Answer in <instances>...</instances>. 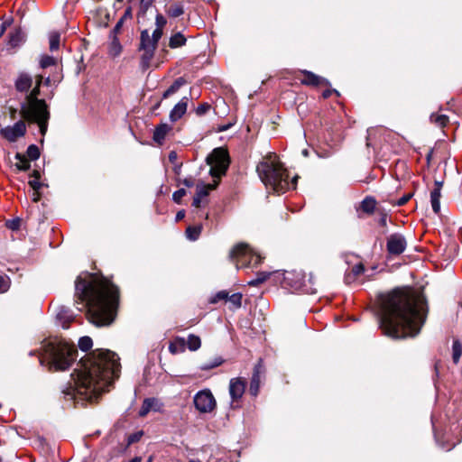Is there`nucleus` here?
<instances>
[{"mask_svg":"<svg viewBox=\"0 0 462 462\" xmlns=\"http://www.w3.org/2000/svg\"><path fill=\"white\" fill-rule=\"evenodd\" d=\"M210 167V174L214 178H220L226 174L229 166V156L226 150L216 148L207 158Z\"/></svg>","mask_w":462,"mask_h":462,"instance_id":"0eeeda50","label":"nucleus"},{"mask_svg":"<svg viewBox=\"0 0 462 462\" xmlns=\"http://www.w3.org/2000/svg\"><path fill=\"white\" fill-rule=\"evenodd\" d=\"M129 462H142V457H135L133 459H131Z\"/></svg>","mask_w":462,"mask_h":462,"instance_id":"e2e57ef3","label":"nucleus"},{"mask_svg":"<svg viewBox=\"0 0 462 462\" xmlns=\"http://www.w3.org/2000/svg\"><path fill=\"white\" fill-rule=\"evenodd\" d=\"M30 160L35 161L40 157V150L37 145L31 144L27 148L26 155Z\"/></svg>","mask_w":462,"mask_h":462,"instance_id":"58836bf2","label":"nucleus"},{"mask_svg":"<svg viewBox=\"0 0 462 462\" xmlns=\"http://www.w3.org/2000/svg\"><path fill=\"white\" fill-rule=\"evenodd\" d=\"M333 92H336V93H337V91H336V90H334V89H333V90H332V89H327V90H325V91L322 93V97H323L324 98H328V97H329L331 96V94H332Z\"/></svg>","mask_w":462,"mask_h":462,"instance_id":"052dcab7","label":"nucleus"},{"mask_svg":"<svg viewBox=\"0 0 462 462\" xmlns=\"http://www.w3.org/2000/svg\"><path fill=\"white\" fill-rule=\"evenodd\" d=\"M424 296L411 288H398L382 299L379 319L383 333L393 338L419 334L426 319Z\"/></svg>","mask_w":462,"mask_h":462,"instance_id":"f03ea898","label":"nucleus"},{"mask_svg":"<svg viewBox=\"0 0 462 462\" xmlns=\"http://www.w3.org/2000/svg\"><path fill=\"white\" fill-rule=\"evenodd\" d=\"M201 198L198 197L197 195H195L194 199H193V202H192V206L195 207V208H199L200 207V203H201Z\"/></svg>","mask_w":462,"mask_h":462,"instance_id":"6e6d98bb","label":"nucleus"},{"mask_svg":"<svg viewBox=\"0 0 462 462\" xmlns=\"http://www.w3.org/2000/svg\"><path fill=\"white\" fill-rule=\"evenodd\" d=\"M171 130V126L169 125L168 124H160L159 125H157L154 129V132H153V136H152V139L155 143H157L158 144H162L167 134H169V132Z\"/></svg>","mask_w":462,"mask_h":462,"instance_id":"aec40b11","label":"nucleus"},{"mask_svg":"<svg viewBox=\"0 0 462 462\" xmlns=\"http://www.w3.org/2000/svg\"><path fill=\"white\" fill-rule=\"evenodd\" d=\"M217 185V182H216L215 184L198 185L197 190H196V195L198 197L203 199L208 195L210 190H213L214 189H216Z\"/></svg>","mask_w":462,"mask_h":462,"instance_id":"f704fd0d","label":"nucleus"},{"mask_svg":"<svg viewBox=\"0 0 462 462\" xmlns=\"http://www.w3.org/2000/svg\"><path fill=\"white\" fill-rule=\"evenodd\" d=\"M10 287V280L8 277L0 275V292H5Z\"/></svg>","mask_w":462,"mask_h":462,"instance_id":"c03bdc74","label":"nucleus"},{"mask_svg":"<svg viewBox=\"0 0 462 462\" xmlns=\"http://www.w3.org/2000/svg\"><path fill=\"white\" fill-rule=\"evenodd\" d=\"M32 77L26 73H22L15 81V88L20 92H26L32 87Z\"/></svg>","mask_w":462,"mask_h":462,"instance_id":"4be33fe9","label":"nucleus"},{"mask_svg":"<svg viewBox=\"0 0 462 462\" xmlns=\"http://www.w3.org/2000/svg\"><path fill=\"white\" fill-rule=\"evenodd\" d=\"M43 77L39 75L36 79V86L32 88L30 94L27 96L28 104L23 105L21 107V113L38 111L41 108H47V105L43 99H38L40 95V87L42 82Z\"/></svg>","mask_w":462,"mask_h":462,"instance_id":"1a4fd4ad","label":"nucleus"},{"mask_svg":"<svg viewBox=\"0 0 462 462\" xmlns=\"http://www.w3.org/2000/svg\"><path fill=\"white\" fill-rule=\"evenodd\" d=\"M441 186H442L441 182L435 181V188L430 192V203H431L432 209L436 214L439 213V211H440L439 199L441 197V193H440Z\"/></svg>","mask_w":462,"mask_h":462,"instance_id":"412c9836","label":"nucleus"},{"mask_svg":"<svg viewBox=\"0 0 462 462\" xmlns=\"http://www.w3.org/2000/svg\"><path fill=\"white\" fill-rule=\"evenodd\" d=\"M39 199H40L39 191H33V193H32V200L34 202H37Z\"/></svg>","mask_w":462,"mask_h":462,"instance_id":"680f3d73","label":"nucleus"},{"mask_svg":"<svg viewBox=\"0 0 462 462\" xmlns=\"http://www.w3.org/2000/svg\"><path fill=\"white\" fill-rule=\"evenodd\" d=\"M111 42H110V45H109V54L111 56H117L120 54L121 51H122V46L117 39V35H113L111 34Z\"/></svg>","mask_w":462,"mask_h":462,"instance_id":"7c9ffc66","label":"nucleus"},{"mask_svg":"<svg viewBox=\"0 0 462 462\" xmlns=\"http://www.w3.org/2000/svg\"><path fill=\"white\" fill-rule=\"evenodd\" d=\"M376 201L373 197H366L360 205L363 212L372 214L374 211Z\"/></svg>","mask_w":462,"mask_h":462,"instance_id":"cd10ccee","label":"nucleus"},{"mask_svg":"<svg viewBox=\"0 0 462 462\" xmlns=\"http://www.w3.org/2000/svg\"><path fill=\"white\" fill-rule=\"evenodd\" d=\"M93 346V342L91 337H82L79 340V347L82 351H88Z\"/></svg>","mask_w":462,"mask_h":462,"instance_id":"ea45409f","label":"nucleus"},{"mask_svg":"<svg viewBox=\"0 0 462 462\" xmlns=\"http://www.w3.org/2000/svg\"><path fill=\"white\" fill-rule=\"evenodd\" d=\"M246 380L242 377L232 378L229 382L230 406L233 409L240 407L241 399L245 393Z\"/></svg>","mask_w":462,"mask_h":462,"instance_id":"9b49d317","label":"nucleus"},{"mask_svg":"<svg viewBox=\"0 0 462 462\" xmlns=\"http://www.w3.org/2000/svg\"><path fill=\"white\" fill-rule=\"evenodd\" d=\"M142 436V432L140 433H137V434H134V435H131L129 438H128V442L129 443H133L136 440L139 439V438Z\"/></svg>","mask_w":462,"mask_h":462,"instance_id":"4d7b16f0","label":"nucleus"},{"mask_svg":"<svg viewBox=\"0 0 462 462\" xmlns=\"http://www.w3.org/2000/svg\"><path fill=\"white\" fill-rule=\"evenodd\" d=\"M15 159L17 160V162L15 163V166L19 171H27L30 169L31 164L28 159L24 154L17 152L15 154Z\"/></svg>","mask_w":462,"mask_h":462,"instance_id":"2f4dec72","label":"nucleus"},{"mask_svg":"<svg viewBox=\"0 0 462 462\" xmlns=\"http://www.w3.org/2000/svg\"><path fill=\"white\" fill-rule=\"evenodd\" d=\"M186 38L181 32H176L172 34L169 41V46L171 49L182 47L186 44Z\"/></svg>","mask_w":462,"mask_h":462,"instance_id":"a878e982","label":"nucleus"},{"mask_svg":"<svg viewBox=\"0 0 462 462\" xmlns=\"http://www.w3.org/2000/svg\"><path fill=\"white\" fill-rule=\"evenodd\" d=\"M411 197H412L411 193H408L406 195H403L402 198H400L397 200L396 205L399 206V207L405 205L411 199Z\"/></svg>","mask_w":462,"mask_h":462,"instance_id":"8fccbe9b","label":"nucleus"},{"mask_svg":"<svg viewBox=\"0 0 462 462\" xmlns=\"http://www.w3.org/2000/svg\"><path fill=\"white\" fill-rule=\"evenodd\" d=\"M228 292L226 291H218L213 298L212 300H210L211 303H217V301L219 300H227L228 298Z\"/></svg>","mask_w":462,"mask_h":462,"instance_id":"de8ad7c7","label":"nucleus"},{"mask_svg":"<svg viewBox=\"0 0 462 462\" xmlns=\"http://www.w3.org/2000/svg\"><path fill=\"white\" fill-rule=\"evenodd\" d=\"M185 84L186 80L183 78H178L172 85L164 91L162 98H168L171 95L175 94Z\"/></svg>","mask_w":462,"mask_h":462,"instance_id":"bb28decb","label":"nucleus"},{"mask_svg":"<svg viewBox=\"0 0 462 462\" xmlns=\"http://www.w3.org/2000/svg\"><path fill=\"white\" fill-rule=\"evenodd\" d=\"M189 462H201V461L199 459H190Z\"/></svg>","mask_w":462,"mask_h":462,"instance_id":"774afa93","label":"nucleus"},{"mask_svg":"<svg viewBox=\"0 0 462 462\" xmlns=\"http://www.w3.org/2000/svg\"><path fill=\"white\" fill-rule=\"evenodd\" d=\"M227 300L236 307L240 308L242 305V294L241 293H234L232 295H228Z\"/></svg>","mask_w":462,"mask_h":462,"instance_id":"37998d69","label":"nucleus"},{"mask_svg":"<svg viewBox=\"0 0 462 462\" xmlns=\"http://www.w3.org/2000/svg\"><path fill=\"white\" fill-rule=\"evenodd\" d=\"M210 109V105L208 104V103H203V104H200L197 108H196V114L197 116H204L205 114H207Z\"/></svg>","mask_w":462,"mask_h":462,"instance_id":"a18cd8bd","label":"nucleus"},{"mask_svg":"<svg viewBox=\"0 0 462 462\" xmlns=\"http://www.w3.org/2000/svg\"><path fill=\"white\" fill-rule=\"evenodd\" d=\"M430 121L439 127H444L448 123V117L445 115L433 113L430 116Z\"/></svg>","mask_w":462,"mask_h":462,"instance_id":"c9c22d12","label":"nucleus"},{"mask_svg":"<svg viewBox=\"0 0 462 462\" xmlns=\"http://www.w3.org/2000/svg\"><path fill=\"white\" fill-rule=\"evenodd\" d=\"M301 74L303 75V78L300 79V80L302 85L312 86V87L328 86L329 85V82L326 79H324L320 76H318L311 71L302 70Z\"/></svg>","mask_w":462,"mask_h":462,"instance_id":"dca6fc26","label":"nucleus"},{"mask_svg":"<svg viewBox=\"0 0 462 462\" xmlns=\"http://www.w3.org/2000/svg\"><path fill=\"white\" fill-rule=\"evenodd\" d=\"M364 272L365 266L362 263L355 264L350 270L346 272L345 282L347 284L356 282Z\"/></svg>","mask_w":462,"mask_h":462,"instance_id":"a211bd4d","label":"nucleus"},{"mask_svg":"<svg viewBox=\"0 0 462 462\" xmlns=\"http://www.w3.org/2000/svg\"><path fill=\"white\" fill-rule=\"evenodd\" d=\"M380 223L382 226H386V217L383 216L381 219H380Z\"/></svg>","mask_w":462,"mask_h":462,"instance_id":"0e129e2a","label":"nucleus"},{"mask_svg":"<svg viewBox=\"0 0 462 462\" xmlns=\"http://www.w3.org/2000/svg\"><path fill=\"white\" fill-rule=\"evenodd\" d=\"M166 13L169 16L176 18L180 16L184 13V9L180 4L174 3L167 6Z\"/></svg>","mask_w":462,"mask_h":462,"instance_id":"c85d7f7f","label":"nucleus"},{"mask_svg":"<svg viewBox=\"0 0 462 462\" xmlns=\"http://www.w3.org/2000/svg\"><path fill=\"white\" fill-rule=\"evenodd\" d=\"M230 259L236 263V268L254 267L262 263V257L257 254L247 244L236 245L229 255Z\"/></svg>","mask_w":462,"mask_h":462,"instance_id":"423d86ee","label":"nucleus"},{"mask_svg":"<svg viewBox=\"0 0 462 462\" xmlns=\"http://www.w3.org/2000/svg\"><path fill=\"white\" fill-rule=\"evenodd\" d=\"M22 116L30 121L38 124L42 135H45L48 128V120L50 113L47 108H41L38 111L23 112L21 113Z\"/></svg>","mask_w":462,"mask_h":462,"instance_id":"f8f14e48","label":"nucleus"},{"mask_svg":"<svg viewBox=\"0 0 462 462\" xmlns=\"http://www.w3.org/2000/svg\"><path fill=\"white\" fill-rule=\"evenodd\" d=\"M157 44L151 37L148 30L141 32L139 50L143 52L141 55V67L143 69H147L150 67Z\"/></svg>","mask_w":462,"mask_h":462,"instance_id":"6e6552de","label":"nucleus"},{"mask_svg":"<svg viewBox=\"0 0 462 462\" xmlns=\"http://www.w3.org/2000/svg\"><path fill=\"white\" fill-rule=\"evenodd\" d=\"M132 17H133L132 8L131 7H127L125 10V13H124L123 16L121 17V19H123L124 21H126V20H131Z\"/></svg>","mask_w":462,"mask_h":462,"instance_id":"5fc2aeb1","label":"nucleus"},{"mask_svg":"<svg viewBox=\"0 0 462 462\" xmlns=\"http://www.w3.org/2000/svg\"><path fill=\"white\" fill-rule=\"evenodd\" d=\"M60 33L53 31L49 34V43L51 51H57L60 48Z\"/></svg>","mask_w":462,"mask_h":462,"instance_id":"72a5a7b5","label":"nucleus"},{"mask_svg":"<svg viewBox=\"0 0 462 462\" xmlns=\"http://www.w3.org/2000/svg\"><path fill=\"white\" fill-rule=\"evenodd\" d=\"M162 29L161 28H155V30L152 32L151 37L152 38V40L158 43L159 40L162 38Z\"/></svg>","mask_w":462,"mask_h":462,"instance_id":"3c124183","label":"nucleus"},{"mask_svg":"<svg viewBox=\"0 0 462 462\" xmlns=\"http://www.w3.org/2000/svg\"><path fill=\"white\" fill-rule=\"evenodd\" d=\"M185 195H186V190L184 189H180L172 194V199L174 202L180 204Z\"/></svg>","mask_w":462,"mask_h":462,"instance_id":"49530a36","label":"nucleus"},{"mask_svg":"<svg viewBox=\"0 0 462 462\" xmlns=\"http://www.w3.org/2000/svg\"><path fill=\"white\" fill-rule=\"evenodd\" d=\"M78 350L73 344L65 340L54 339L45 342L40 356L42 365L47 362L50 369L67 370L76 360Z\"/></svg>","mask_w":462,"mask_h":462,"instance_id":"39448f33","label":"nucleus"},{"mask_svg":"<svg viewBox=\"0 0 462 462\" xmlns=\"http://www.w3.org/2000/svg\"><path fill=\"white\" fill-rule=\"evenodd\" d=\"M125 22V21L120 18L119 21L116 23V26L114 27L113 31L111 32V34L117 35Z\"/></svg>","mask_w":462,"mask_h":462,"instance_id":"864d4df0","label":"nucleus"},{"mask_svg":"<svg viewBox=\"0 0 462 462\" xmlns=\"http://www.w3.org/2000/svg\"><path fill=\"white\" fill-rule=\"evenodd\" d=\"M24 33L21 29H16L9 34V42L8 44L12 48H16L20 46L24 42Z\"/></svg>","mask_w":462,"mask_h":462,"instance_id":"5701e85b","label":"nucleus"},{"mask_svg":"<svg viewBox=\"0 0 462 462\" xmlns=\"http://www.w3.org/2000/svg\"><path fill=\"white\" fill-rule=\"evenodd\" d=\"M26 133V125L20 120L12 126H6L0 130L1 135L7 141L14 143L18 138L23 137Z\"/></svg>","mask_w":462,"mask_h":462,"instance_id":"4468645a","label":"nucleus"},{"mask_svg":"<svg viewBox=\"0 0 462 462\" xmlns=\"http://www.w3.org/2000/svg\"><path fill=\"white\" fill-rule=\"evenodd\" d=\"M407 246L405 237L399 233L392 234L387 238L386 248L387 252L392 255H400L402 254Z\"/></svg>","mask_w":462,"mask_h":462,"instance_id":"ddd939ff","label":"nucleus"},{"mask_svg":"<svg viewBox=\"0 0 462 462\" xmlns=\"http://www.w3.org/2000/svg\"><path fill=\"white\" fill-rule=\"evenodd\" d=\"M185 217V211L184 210H180L177 212L176 214V221H180L181 219H183Z\"/></svg>","mask_w":462,"mask_h":462,"instance_id":"bf43d9fd","label":"nucleus"},{"mask_svg":"<svg viewBox=\"0 0 462 462\" xmlns=\"http://www.w3.org/2000/svg\"><path fill=\"white\" fill-rule=\"evenodd\" d=\"M201 231V225L188 226L186 229V236L189 240L195 241L199 237Z\"/></svg>","mask_w":462,"mask_h":462,"instance_id":"c756f323","label":"nucleus"},{"mask_svg":"<svg viewBox=\"0 0 462 462\" xmlns=\"http://www.w3.org/2000/svg\"><path fill=\"white\" fill-rule=\"evenodd\" d=\"M264 374L263 365L262 361L260 360L257 365H255L254 368V373L250 382L249 392L252 395L256 396L259 393L260 383L263 374Z\"/></svg>","mask_w":462,"mask_h":462,"instance_id":"2eb2a0df","label":"nucleus"},{"mask_svg":"<svg viewBox=\"0 0 462 462\" xmlns=\"http://www.w3.org/2000/svg\"><path fill=\"white\" fill-rule=\"evenodd\" d=\"M76 303L79 310L88 309V319L94 325L107 326L115 319L118 305V289L110 281L86 273L75 282Z\"/></svg>","mask_w":462,"mask_h":462,"instance_id":"7ed1b4c3","label":"nucleus"},{"mask_svg":"<svg viewBox=\"0 0 462 462\" xmlns=\"http://www.w3.org/2000/svg\"><path fill=\"white\" fill-rule=\"evenodd\" d=\"M16 110L11 109V116L14 118L15 116Z\"/></svg>","mask_w":462,"mask_h":462,"instance_id":"338daca9","label":"nucleus"},{"mask_svg":"<svg viewBox=\"0 0 462 462\" xmlns=\"http://www.w3.org/2000/svg\"><path fill=\"white\" fill-rule=\"evenodd\" d=\"M186 345L190 351H196L201 346L200 337L194 334H190L188 337Z\"/></svg>","mask_w":462,"mask_h":462,"instance_id":"473e14b6","label":"nucleus"},{"mask_svg":"<svg viewBox=\"0 0 462 462\" xmlns=\"http://www.w3.org/2000/svg\"><path fill=\"white\" fill-rule=\"evenodd\" d=\"M119 357L107 349H96L82 357L71 374L75 385L67 384L61 390L66 400L76 399L90 402L108 391V387L120 374Z\"/></svg>","mask_w":462,"mask_h":462,"instance_id":"f257e3e1","label":"nucleus"},{"mask_svg":"<svg viewBox=\"0 0 462 462\" xmlns=\"http://www.w3.org/2000/svg\"><path fill=\"white\" fill-rule=\"evenodd\" d=\"M182 183L187 187H192L194 185V180L192 178H186L182 180Z\"/></svg>","mask_w":462,"mask_h":462,"instance_id":"13d9d810","label":"nucleus"},{"mask_svg":"<svg viewBox=\"0 0 462 462\" xmlns=\"http://www.w3.org/2000/svg\"><path fill=\"white\" fill-rule=\"evenodd\" d=\"M256 171L263 183L274 192L284 193L291 188L296 187L297 177L291 182L289 181L287 170L274 153L264 156L258 163Z\"/></svg>","mask_w":462,"mask_h":462,"instance_id":"20e7f679","label":"nucleus"},{"mask_svg":"<svg viewBox=\"0 0 462 462\" xmlns=\"http://www.w3.org/2000/svg\"><path fill=\"white\" fill-rule=\"evenodd\" d=\"M189 98L187 97H182L179 103H177L170 113V119L172 122H176L186 113L188 106Z\"/></svg>","mask_w":462,"mask_h":462,"instance_id":"6ab92c4d","label":"nucleus"},{"mask_svg":"<svg viewBox=\"0 0 462 462\" xmlns=\"http://www.w3.org/2000/svg\"><path fill=\"white\" fill-rule=\"evenodd\" d=\"M57 319L61 321L63 328H67L69 324L73 320V315L65 308H60L56 315Z\"/></svg>","mask_w":462,"mask_h":462,"instance_id":"b1692460","label":"nucleus"},{"mask_svg":"<svg viewBox=\"0 0 462 462\" xmlns=\"http://www.w3.org/2000/svg\"><path fill=\"white\" fill-rule=\"evenodd\" d=\"M29 185L32 187L33 191H39V189L42 187V184L40 183L38 178L30 180Z\"/></svg>","mask_w":462,"mask_h":462,"instance_id":"603ef678","label":"nucleus"},{"mask_svg":"<svg viewBox=\"0 0 462 462\" xmlns=\"http://www.w3.org/2000/svg\"><path fill=\"white\" fill-rule=\"evenodd\" d=\"M5 31V26L3 24L0 28V37L4 34Z\"/></svg>","mask_w":462,"mask_h":462,"instance_id":"69168bd1","label":"nucleus"},{"mask_svg":"<svg viewBox=\"0 0 462 462\" xmlns=\"http://www.w3.org/2000/svg\"><path fill=\"white\" fill-rule=\"evenodd\" d=\"M269 276H270V273H266V272L257 273L256 278L249 281L247 282V284L249 286H253V287L258 286L259 284H262L263 282H264L269 278Z\"/></svg>","mask_w":462,"mask_h":462,"instance_id":"e433bc0d","label":"nucleus"},{"mask_svg":"<svg viewBox=\"0 0 462 462\" xmlns=\"http://www.w3.org/2000/svg\"><path fill=\"white\" fill-rule=\"evenodd\" d=\"M223 363L220 357L215 358L212 362L205 363L200 366L201 370L207 371L217 367Z\"/></svg>","mask_w":462,"mask_h":462,"instance_id":"79ce46f5","label":"nucleus"},{"mask_svg":"<svg viewBox=\"0 0 462 462\" xmlns=\"http://www.w3.org/2000/svg\"><path fill=\"white\" fill-rule=\"evenodd\" d=\"M166 23H167V21H166L165 17L162 14L157 13L155 15L156 28L163 29Z\"/></svg>","mask_w":462,"mask_h":462,"instance_id":"09e8293b","label":"nucleus"},{"mask_svg":"<svg viewBox=\"0 0 462 462\" xmlns=\"http://www.w3.org/2000/svg\"><path fill=\"white\" fill-rule=\"evenodd\" d=\"M452 359L455 364H457L462 355V346L458 340H454L452 346Z\"/></svg>","mask_w":462,"mask_h":462,"instance_id":"4c0bfd02","label":"nucleus"},{"mask_svg":"<svg viewBox=\"0 0 462 462\" xmlns=\"http://www.w3.org/2000/svg\"><path fill=\"white\" fill-rule=\"evenodd\" d=\"M186 346V340L183 337H176L169 346V350L171 354H178L184 352Z\"/></svg>","mask_w":462,"mask_h":462,"instance_id":"393cba45","label":"nucleus"},{"mask_svg":"<svg viewBox=\"0 0 462 462\" xmlns=\"http://www.w3.org/2000/svg\"><path fill=\"white\" fill-rule=\"evenodd\" d=\"M194 405L199 412L209 413L215 410L217 402L211 391L205 389L195 394Z\"/></svg>","mask_w":462,"mask_h":462,"instance_id":"9d476101","label":"nucleus"},{"mask_svg":"<svg viewBox=\"0 0 462 462\" xmlns=\"http://www.w3.org/2000/svg\"><path fill=\"white\" fill-rule=\"evenodd\" d=\"M56 64V60L50 55H42L40 60V66L42 69H46L48 67L53 66Z\"/></svg>","mask_w":462,"mask_h":462,"instance_id":"a19ab883","label":"nucleus"},{"mask_svg":"<svg viewBox=\"0 0 462 462\" xmlns=\"http://www.w3.org/2000/svg\"><path fill=\"white\" fill-rule=\"evenodd\" d=\"M162 406V403L157 399L146 398L140 408L139 416L145 417L151 411H160Z\"/></svg>","mask_w":462,"mask_h":462,"instance_id":"f3484780","label":"nucleus"}]
</instances>
